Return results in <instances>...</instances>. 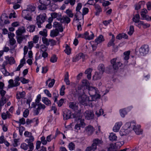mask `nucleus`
I'll return each mask as SVG.
<instances>
[{"instance_id":"nucleus-1","label":"nucleus","mask_w":151,"mask_h":151,"mask_svg":"<svg viewBox=\"0 0 151 151\" xmlns=\"http://www.w3.org/2000/svg\"><path fill=\"white\" fill-rule=\"evenodd\" d=\"M73 117L78 123L75 125V130L78 132L79 130H80L81 127L84 128L86 124L84 122V120L82 118V117L79 113H74L73 115Z\"/></svg>"},{"instance_id":"nucleus-2","label":"nucleus","mask_w":151,"mask_h":151,"mask_svg":"<svg viewBox=\"0 0 151 151\" xmlns=\"http://www.w3.org/2000/svg\"><path fill=\"white\" fill-rule=\"evenodd\" d=\"M103 142L101 139L95 138L93 140V143L91 146L87 147L86 151H94L97 149V146H100L103 144Z\"/></svg>"},{"instance_id":"nucleus-3","label":"nucleus","mask_w":151,"mask_h":151,"mask_svg":"<svg viewBox=\"0 0 151 151\" xmlns=\"http://www.w3.org/2000/svg\"><path fill=\"white\" fill-rule=\"evenodd\" d=\"M88 89L89 94L92 97V101H94L95 99L99 98L100 95L97 93V88L95 87L90 86Z\"/></svg>"},{"instance_id":"nucleus-4","label":"nucleus","mask_w":151,"mask_h":151,"mask_svg":"<svg viewBox=\"0 0 151 151\" xmlns=\"http://www.w3.org/2000/svg\"><path fill=\"white\" fill-rule=\"evenodd\" d=\"M32 107L35 108V109L34 111V115H37L40 113L41 110H44L46 107L44 104L42 103H32Z\"/></svg>"},{"instance_id":"nucleus-5","label":"nucleus","mask_w":151,"mask_h":151,"mask_svg":"<svg viewBox=\"0 0 151 151\" xmlns=\"http://www.w3.org/2000/svg\"><path fill=\"white\" fill-rule=\"evenodd\" d=\"M90 87V83L86 79H83L82 80V85H79L78 88V92L79 91H82L84 93V91L86 89H87Z\"/></svg>"},{"instance_id":"nucleus-6","label":"nucleus","mask_w":151,"mask_h":151,"mask_svg":"<svg viewBox=\"0 0 151 151\" xmlns=\"http://www.w3.org/2000/svg\"><path fill=\"white\" fill-rule=\"evenodd\" d=\"M41 5L38 6L39 9L40 10H45L47 9V6L51 3L50 0H39Z\"/></svg>"},{"instance_id":"nucleus-7","label":"nucleus","mask_w":151,"mask_h":151,"mask_svg":"<svg viewBox=\"0 0 151 151\" xmlns=\"http://www.w3.org/2000/svg\"><path fill=\"white\" fill-rule=\"evenodd\" d=\"M80 102L82 105L87 106L88 105L89 101V97L84 94L80 96L78 98Z\"/></svg>"},{"instance_id":"nucleus-8","label":"nucleus","mask_w":151,"mask_h":151,"mask_svg":"<svg viewBox=\"0 0 151 151\" xmlns=\"http://www.w3.org/2000/svg\"><path fill=\"white\" fill-rule=\"evenodd\" d=\"M46 17V15L45 13L40 14L37 17L36 23L39 28L41 27V24L45 22Z\"/></svg>"},{"instance_id":"nucleus-9","label":"nucleus","mask_w":151,"mask_h":151,"mask_svg":"<svg viewBox=\"0 0 151 151\" xmlns=\"http://www.w3.org/2000/svg\"><path fill=\"white\" fill-rule=\"evenodd\" d=\"M10 22L8 20V18L5 14H2L0 17V24L3 26L5 24H9Z\"/></svg>"},{"instance_id":"nucleus-10","label":"nucleus","mask_w":151,"mask_h":151,"mask_svg":"<svg viewBox=\"0 0 151 151\" xmlns=\"http://www.w3.org/2000/svg\"><path fill=\"white\" fill-rule=\"evenodd\" d=\"M111 63L113 68L114 70L118 69L122 65V64L120 62L116 61V58H114L112 59L111 60Z\"/></svg>"},{"instance_id":"nucleus-11","label":"nucleus","mask_w":151,"mask_h":151,"mask_svg":"<svg viewBox=\"0 0 151 151\" xmlns=\"http://www.w3.org/2000/svg\"><path fill=\"white\" fill-rule=\"evenodd\" d=\"M31 14V12L26 9L23 10L22 12V16L26 19L31 21L32 19Z\"/></svg>"},{"instance_id":"nucleus-12","label":"nucleus","mask_w":151,"mask_h":151,"mask_svg":"<svg viewBox=\"0 0 151 151\" xmlns=\"http://www.w3.org/2000/svg\"><path fill=\"white\" fill-rule=\"evenodd\" d=\"M149 50V47L148 45H142L139 49V51L141 55H144L147 54Z\"/></svg>"},{"instance_id":"nucleus-13","label":"nucleus","mask_w":151,"mask_h":151,"mask_svg":"<svg viewBox=\"0 0 151 151\" xmlns=\"http://www.w3.org/2000/svg\"><path fill=\"white\" fill-rule=\"evenodd\" d=\"M5 60L4 61L8 64L12 65L15 63V61L14 58L12 57H9L6 56L5 57Z\"/></svg>"},{"instance_id":"nucleus-14","label":"nucleus","mask_w":151,"mask_h":151,"mask_svg":"<svg viewBox=\"0 0 151 151\" xmlns=\"http://www.w3.org/2000/svg\"><path fill=\"white\" fill-rule=\"evenodd\" d=\"M94 131L93 127L90 125L86 127L85 129V132L88 135H91Z\"/></svg>"},{"instance_id":"nucleus-15","label":"nucleus","mask_w":151,"mask_h":151,"mask_svg":"<svg viewBox=\"0 0 151 151\" xmlns=\"http://www.w3.org/2000/svg\"><path fill=\"white\" fill-rule=\"evenodd\" d=\"M63 113V118L64 120H66L71 118V112L70 110L66 109L64 111Z\"/></svg>"},{"instance_id":"nucleus-16","label":"nucleus","mask_w":151,"mask_h":151,"mask_svg":"<svg viewBox=\"0 0 151 151\" xmlns=\"http://www.w3.org/2000/svg\"><path fill=\"white\" fill-rule=\"evenodd\" d=\"M84 116L88 120L92 119L94 117V114L90 110L86 111L84 113Z\"/></svg>"},{"instance_id":"nucleus-17","label":"nucleus","mask_w":151,"mask_h":151,"mask_svg":"<svg viewBox=\"0 0 151 151\" xmlns=\"http://www.w3.org/2000/svg\"><path fill=\"white\" fill-rule=\"evenodd\" d=\"M84 57H85L83 53H80L73 58V62H77L81 58L83 59Z\"/></svg>"},{"instance_id":"nucleus-18","label":"nucleus","mask_w":151,"mask_h":151,"mask_svg":"<svg viewBox=\"0 0 151 151\" xmlns=\"http://www.w3.org/2000/svg\"><path fill=\"white\" fill-rule=\"evenodd\" d=\"M85 35H86L85 39L88 40L93 39L94 37V34L91 31H90L89 32H86Z\"/></svg>"},{"instance_id":"nucleus-19","label":"nucleus","mask_w":151,"mask_h":151,"mask_svg":"<svg viewBox=\"0 0 151 151\" xmlns=\"http://www.w3.org/2000/svg\"><path fill=\"white\" fill-rule=\"evenodd\" d=\"M122 124L121 122H117L115 124V125L113 128V130L114 132H118Z\"/></svg>"},{"instance_id":"nucleus-20","label":"nucleus","mask_w":151,"mask_h":151,"mask_svg":"<svg viewBox=\"0 0 151 151\" xmlns=\"http://www.w3.org/2000/svg\"><path fill=\"white\" fill-rule=\"evenodd\" d=\"M103 73L100 72H96L95 74L93 77V79L94 80H96L100 79L102 77Z\"/></svg>"},{"instance_id":"nucleus-21","label":"nucleus","mask_w":151,"mask_h":151,"mask_svg":"<svg viewBox=\"0 0 151 151\" xmlns=\"http://www.w3.org/2000/svg\"><path fill=\"white\" fill-rule=\"evenodd\" d=\"M1 116L2 118L4 120L6 119L7 118L10 119L11 118L12 116L8 111H7L6 113L3 112L1 113Z\"/></svg>"},{"instance_id":"nucleus-22","label":"nucleus","mask_w":151,"mask_h":151,"mask_svg":"<svg viewBox=\"0 0 151 151\" xmlns=\"http://www.w3.org/2000/svg\"><path fill=\"white\" fill-rule=\"evenodd\" d=\"M53 27H54L58 28L59 31L60 32H62L63 31V29L62 24L58 22H54L53 23Z\"/></svg>"},{"instance_id":"nucleus-23","label":"nucleus","mask_w":151,"mask_h":151,"mask_svg":"<svg viewBox=\"0 0 151 151\" xmlns=\"http://www.w3.org/2000/svg\"><path fill=\"white\" fill-rule=\"evenodd\" d=\"M69 107L75 111L78 109V106L77 103L75 102H70L69 104Z\"/></svg>"},{"instance_id":"nucleus-24","label":"nucleus","mask_w":151,"mask_h":151,"mask_svg":"<svg viewBox=\"0 0 151 151\" xmlns=\"http://www.w3.org/2000/svg\"><path fill=\"white\" fill-rule=\"evenodd\" d=\"M26 32V29L24 27H22L18 28L16 31V34L17 36H20L22 35L23 33Z\"/></svg>"},{"instance_id":"nucleus-25","label":"nucleus","mask_w":151,"mask_h":151,"mask_svg":"<svg viewBox=\"0 0 151 151\" xmlns=\"http://www.w3.org/2000/svg\"><path fill=\"white\" fill-rule=\"evenodd\" d=\"M141 126L139 125H137L134 128L133 130L137 135H139L142 134V130L140 129Z\"/></svg>"},{"instance_id":"nucleus-26","label":"nucleus","mask_w":151,"mask_h":151,"mask_svg":"<svg viewBox=\"0 0 151 151\" xmlns=\"http://www.w3.org/2000/svg\"><path fill=\"white\" fill-rule=\"evenodd\" d=\"M94 7L96 11V15H98L100 12H102V9L100 6L97 4H93Z\"/></svg>"},{"instance_id":"nucleus-27","label":"nucleus","mask_w":151,"mask_h":151,"mask_svg":"<svg viewBox=\"0 0 151 151\" xmlns=\"http://www.w3.org/2000/svg\"><path fill=\"white\" fill-rule=\"evenodd\" d=\"M36 7L34 4H30L27 6V9L31 13L32 12H34L35 9Z\"/></svg>"},{"instance_id":"nucleus-28","label":"nucleus","mask_w":151,"mask_h":151,"mask_svg":"<svg viewBox=\"0 0 151 151\" xmlns=\"http://www.w3.org/2000/svg\"><path fill=\"white\" fill-rule=\"evenodd\" d=\"M25 95V93L24 91L18 92L16 94V98L17 99H20L21 98H24Z\"/></svg>"},{"instance_id":"nucleus-29","label":"nucleus","mask_w":151,"mask_h":151,"mask_svg":"<svg viewBox=\"0 0 151 151\" xmlns=\"http://www.w3.org/2000/svg\"><path fill=\"white\" fill-rule=\"evenodd\" d=\"M7 102V99L6 97L1 98L0 99V112L1 111L2 108L4 104Z\"/></svg>"},{"instance_id":"nucleus-30","label":"nucleus","mask_w":151,"mask_h":151,"mask_svg":"<svg viewBox=\"0 0 151 151\" xmlns=\"http://www.w3.org/2000/svg\"><path fill=\"white\" fill-rule=\"evenodd\" d=\"M145 4V2L144 1H141L139 2L138 3L135 5V9L138 10L139 9L141 8V6H144Z\"/></svg>"},{"instance_id":"nucleus-31","label":"nucleus","mask_w":151,"mask_h":151,"mask_svg":"<svg viewBox=\"0 0 151 151\" xmlns=\"http://www.w3.org/2000/svg\"><path fill=\"white\" fill-rule=\"evenodd\" d=\"M93 69L91 68H88L86 70L85 72V73L87 74V78L88 79L90 80L91 78V73Z\"/></svg>"},{"instance_id":"nucleus-32","label":"nucleus","mask_w":151,"mask_h":151,"mask_svg":"<svg viewBox=\"0 0 151 151\" xmlns=\"http://www.w3.org/2000/svg\"><path fill=\"white\" fill-rule=\"evenodd\" d=\"M104 36L101 35H100L97 38L95 39V41L98 45V44L104 41Z\"/></svg>"},{"instance_id":"nucleus-33","label":"nucleus","mask_w":151,"mask_h":151,"mask_svg":"<svg viewBox=\"0 0 151 151\" xmlns=\"http://www.w3.org/2000/svg\"><path fill=\"white\" fill-rule=\"evenodd\" d=\"M115 40V36L114 35H113L111 39L110 40L109 42L107 44V46L108 47H110L111 46H113V47L115 46L114 41Z\"/></svg>"},{"instance_id":"nucleus-34","label":"nucleus","mask_w":151,"mask_h":151,"mask_svg":"<svg viewBox=\"0 0 151 151\" xmlns=\"http://www.w3.org/2000/svg\"><path fill=\"white\" fill-rule=\"evenodd\" d=\"M42 101L45 105L49 106L51 104L50 101L47 97H43L42 98Z\"/></svg>"},{"instance_id":"nucleus-35","label":"nucleus","mask_w":151,"mask_h":151,"mask_svg":"<svg viewBox=\"0 0 151 151\" xmlns=\"http://www.w3.org/2000/svg\"><path fill=\"white\" fill-rule=\"evenodd\" d=\"M35 138L33 136H32L27 137L25 140V141L27 143L33 144V142Z\"/></svg>"},{"instance_id":"nucleus-36","label":"nucleus","mask_w":151,"mask_h":151,"mask_svg":"<svg viewBox=\"0 0 151 151\" xmlns=\"http://www.w3.org/2000/svg\"><path fill=\"white\" fill-rule=\"evenodd\" d=\"M27 144L26 143H22L21 144L20 146L21 148L24 150H27L28 149V147L29 148V145H34L33 144H32V143H31L30 144H29V143Z\"/></svg>"},{"instance_id":"nucleus-37","label":"nucleus","mask_w":151,"mask_h":151,"mask_svg":"<svg viewBox=\"0 0 151 151\" xmlns=\"http://www.w3.org/2000/svg\"><path fill=\"white\" fill-rule=\"evenodd\" d=\"M59 34V31L58 29L55 30H52L51 31L50 36L52 37H54L57 36Z\"/></svg>"},{"instance_id":"nucleus-38","label":"nucleus","mask_w":151,"mask_h":151,"mask_svg":"<svg viewBox=\"0 0 151 151\" xmlns=\"http://www.w3.org/2000/svg\"><path fill=\"white\" fill-rule=\"evenodd\" d=\"M22 1V0H6V1L9 4H14L18 3H21Z\"/></svg>"},{"instance_id":"nucleus-39","label":"nucleus","mask_w":151,"mask_h":151,"mask_svg":"<svg viewBox=\"0 0 151 151\" xmlns=\"http://www.w3.org/2000/svg\"><path fill=\"white\" fill-rule=\"evenodd\" d=\"M64 81L65 82L66 85H69L70 84V81L69 79V75L68 72H66L65 73Z\"/></svg>"},{"instance_id":"nucleus-40","label":"nucleus","mask_w":151,"mask_h":151,"mask_svg":"<svg viewBox=\"0 0 151 151\" xmlns=\"http://www.w3.org/2000/svg\"><path fill=\"white\" fill-rule=\"evenodd\" d=\"M105 66L103 64H100L98 67V69L99 72L104 73L105 71Z\"/></svg>"},{"instance_id":"nucleus-41","label":"nucleus","mask_w":151,"mask_h":151,"mask_svg":"<svg viewBox=\"0 0 151 151\" xmlns=\"http://www.w3.org/2000/svg\"><path fill=\"white\" fill-rule=\"evenodd\" d=\"M70 21V19L67 17H63L61 20V23L66 22L67 24L69 23Z\"/></svg>"},{"instance_id":"nucleus-42","label":"nucleus","mask_w":151,"mask_h":151,"mask_svg":"<svg viewBox=\"0 0 151 151\" xmlns=\"http://www.w3.org/2000/svg\"><path fill=\"white\" fill-rule=\"evenodd\" d=\"M109 138L110 140L113 141L116 140L117 136L115 134L113 133H111L110 134Z\"/></svg>"},{"instance_id":"nucleus-43","label":"nucleus","mask_w":151,"mask_h":151,"mask_svg":"<svg viewBox=\"0 0 151 151\" xmlns=\"http://www.w3.org/2000/svg\"><path fill=\"white\" fill-rule=\"evenodd\" d=\"M39 34L40 35L42 36V37H46L47 35V30L45 29H43L42 31H40Z\"/></svg>"},{"instance_id":"nucleus-44","label":"nucleus","mask_w":151,"mask_h":151,"mask_svg":"<svg viewBox=\"0 0 151 151\" xmlns=\"http://www.w3.org/2000/svg\"><path fill=\"white\" fill-rule=\"evenodd\" d=\"M42 40L43 43L46 46H48L50 45L49 40H48L46 37H42Z\"/></svg>"},{"instance_id":"nucleus-45","label":"nucleus","mask_w":151,"mask_h":151,"mask_svg":"<svg viewBox=\"0 0 151 151\" xmlns=\"http://www.w3.org/2000/svg\"><path fill=\"white\" fill-rule=\"evenodd\" d=\"M35 27V25H31L27 27V30L28 31L30 32H33L34 31Z\"/></svg>"},{"instance_id":"nucleus-46","label":"nucleus","mask_w":151,"mask_h":151,"mask_svg":"<svg viewBox=\"0 0 151 151\" xmlns=\"http://www.w3.org/2000/svg\"><path fill=\"white\" fill-rule=\"evenodd\" d=\"M52 99H54V102H55L57 101L58 98L59 96L58 93L57 91H55L53 93Z\"/></svg>"},{"instance_id":"nucleus-47","label":"nucleus","mask_w":151,"mask_h":151,"mask_svg":"<svg viewBox=\"0 0 151 151\" xmlns=\"http://www.w3.org/2000/svg\"><path fill=\"white\" fill-rule=\"evenodd\" d=\"M65 52L67 55H69L71 52V49L70 47L66 44L65 46V49L64 50Z\"/></svg>"},{"instance_id":"nucleus-48","label":"nucleus","mask_w":151,"mask_h":151,"mask_svg":"<svg viewBox=\"0 0 151 151\" xmlns=\"http://www.w3.org/2000/svg\"><path fill=\"white\" fill-rule=\"evenodd\" d=\"M130 53V51H129L125 52L124 53V58L125 60H127L129 59Z\"/></svg>"},{"instance_id":"nucleus-49","label":"nucleus","mask_w":151,"mask_h":151,"mask_svg":"<svg viewBox=\"0 0 151 151\" xmlns=\"http://www.w3.org/2000/svg\"><path fill=\"white\" fill-rule=\"evenodd\" d=\"M36 121L37 123H38V119H33L30 120L29 119H27L26 121V123L27 124H29L33 122L35 120Z\"/></svg>"},{"instance_id":"nucleus-50","label":"nucleus","mask_w":151,"mask_h":151,"mask_svg":"<svg viewBox=\"0 0 151 151\" xmlns=\"http://www.w3.org/2000/svg\"><path fill=\"white\" fill-rule=\"evenodd\" d=\"M65 87L64 85H63L60 90V96H63L65 94Z\"/></svg>"},{"instance_id":"nucleus-51","label":"nucleus","mask_w":151,"mask_h":151,"mask_svg":"<svg viewBox=\"0 0 151 151\" xmlns=\"http://www.w3.org/2000/svg\"><path fill=\"white\" fill-rule=\"evenodd\" d=\"M130 124L131 125L130 126L129 130H133L136 126L135 122L134 121L130 123Z\"/></svg>"},{"instance_id":"nucleus-52","label":"nucleus","mask_w":151,"mask_h":151,"mask_svg":"<svg viewBox=\"0 0 151 151\" xmlns=\"http://www.w3.org/2000/svg\"><path fill=\"white\" fill-rule=\"evenodd\" d=\"M140 16L139 14H136L133 18V21L135 23L139 21Z\"/></svg>"},{"instance_id":"nucleus-53","label":"nucleus","mask_w":151,"mask_h":151,"mask_svg":"<svg viewBox=\"0 0 151 151\" xmlns=\"http://www.w3.org/2000/svg\"><path fill=\"white\" fill-rule=\"evenodd\" d=\"M120 113L121 116L122 117H124L125 115L127 114V112L125 109L120 110Z\"/></svg>"},{"instance_id":"nucleus-54","label":"nucleus","mask_w":151,"mask_h":151,"mask_svg":"<svg viewBox=\"0 0 151 151\" xmlns=\"http://www.w3.org/2000/svg\"><path fill=\"white\" fill-rule=\"evenodd\" d=\"M58 14V13L55 12H53L51 13V17H50L49 18V20H50V19H51V22H52V21L53 20V18L55 19L56 18Z\"/></svg>"},{"instance_id":"nucleus-55","label":"nucleus","mask_w":151,"mask_h":151,"mask_svg":"<svg viewBox=\"0 0 151 151\" xmlns=\"http://www.w3.org/2000/svg\"><path fill=\"white\" fill-rule=\"evenodd\" d=\"M57 58L55 55L52 56L51 58L50 61L52 63H54L57 62Z\"/></svg>"},{"instance_id":"nucleus-56","label":"nucleus","mask_w":151,"mask_h":151,"mask_svg":"<svg viewBox=\"0 0 151 151\" xmlns=\"http://www.w3.org/2000/svg\"><path fill=\"white\" fill-rule=\"evenodd\" d=\"M134 32V27L133 26H131L129 31L128 32V34L130 35H132Z\"/></svg>"},{"instance_id":"nucleus-57","label":"nucleus","mask_w":151,"mask_h":151,"mask_svg":"<svg viewBox=\"0 0 151 151\" xmlns=\"http://www.w3.org/2000/svg\"><path fill=\"white\" fill-rule=\"evenodd\" d=\"M66 13L69 17H73V14L71 10L69 9H67L66 11Z\"/></svg>"},{"instance_id":"nucleus-58","label":"nucleus","mask_w":151,"mask_h":151,"mask_svg":"<svg viewBox=\"0 0 151 151\" xmlns=\"http://www.w3.org/2000/svg\"><path fill=\"white\" fill-rule=\"evenodd\" d=\"M124 144V142H117L115 143V146L117 148L120 147Z\"/></svg>"},{"instance_id":"nucleus-59","label":"nucleus","mask_w":151,"mask_h":151,"mask_svg":"<svg viewBox=\"0 0 151 151\" xmlns=\"http://www.w3.org/2000/svg\"><path fill=\"white\" fill-rule=\"evenodd\" d=\"M41 144V142L40 141H38L36 142V148L34 151L36 150H38L39 149L40 147Z\"/></svg>"},{"instance_id":"nucleus-60","label":"nucleus","mask_w":151,"mask_h":151,"mask_svg":"<svg viewBox=\"0 0 151 151\" xmlns=\"http://www.w3.org/2000/svg\"><path fill=\"white\" fill-rule=\"evenodd\" d=\"M103 114V110L102 109H100L99 110L96 111L95 112V114L97 115V116H99Z\"/></svg>"},{"instance_id":"nucleus-61","label":"nucleus","mask_w":151,"mask_h":151,"mask_svg":"<svg viewBox=\"0 0 151 151\" xmlns=\"http://www.w3.org/2000/svg\"><path fill=\"white\" fill-rule=\"evenodd\" d=\"M68 147L70 150H73L75 148V144L73 142H71L69 143L68 145Z\"/></svg>"},{"instance_id":"nucleus-62","label":"nucleus","mask_w":151,"mask_h":151,"mask_svg":"<svg viewBox=\"0 0 151 151\" xmlns=\"http://www.w3.org/2000/svg\"><path fill=\"white\" fill-rule=\"evenodd\" d=\"M25 130V128L23 126H21L19 127V134L21 136H22L23 134V132Z\"/></svg>"},{"instance_id":"nucleus-63","label":"nucleus","mask_w":151,"mask_h":151,"mask_svg":"<svg viewBox=\"0 0 151 151\" xmlns=\"http://www.w3.org/2000/svg\"><path fill=\"white\" fill-rule=\"evenodd\" d=\"M39 37L37 35H35L34 36L33 42L35 43H37L39 40Z\"/></svg>"},{"instance_id":"nucleus-64","label":"nucleus","mask_w":151,"mask_h":151,"mask_svg":"<svg viewBox=\"0 0 151 151\" xmlns=\"http://www.w3.org/2000/svg\"><path fill=\"white\" fill-rule=\"evenodd\" d=\"M51 81L49 83L48 86L49 88H51L54 85L55 83V80L54 79H51Z\"/></svg>"}]
</instances>
